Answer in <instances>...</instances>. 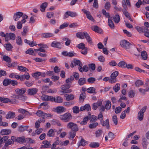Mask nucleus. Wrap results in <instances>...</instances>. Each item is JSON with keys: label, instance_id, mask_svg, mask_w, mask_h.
Returning <instances> with one entry per match:
<instances>
[{"label": "nucleus", "instance_id": "1", "mask_svg": "<svg viewBox=\"0 0 149 149\" xmlns=\"http://www.w3.org/2000/svg\"><path fill=\"white\" fill-rule=\"evenodd\" d=\"M72 116L69 112H67L59 116L60 119L65 122H69L72 118Z\"/></svg>", "mask_w": 149, "mask_h": 149}, {"label": "nucleus", "instance_id": "2", "mask_svg": "<svg viewBox=\"0 0 149 149\" xmlns=\"http://www.w3.org/2000/svg\"><path fill=\"white\" fill-rule=\"evenodd\" d=\"M120 44L123 48L127 51L131 49L133 45L132 44L125 40L121 41Z\"/></svg>", "mask_w": 149, "mask_h": 149}, {"label": "nucleus", "instance_id": "3", "mask_svg": "<svg viewBox=\"0 0 149 149\" xmlns=\"http://www.w3.org/2000/svg\"><path fill=\"white\" fill-rule=\"evenodd\" d=\"M28 15L20 11L15 13L13 15L14 19H19L21 17L22 19H28Z\"/></svg>", "mask_w": 149, "mask_h": 149}, {"label": "nucleus", "instance_id": "4", "mask_svg": "<svg viewBox=\"0 0 149 149\" xmlns=\"http://www.w3.org/2000/svg\"><path fill=\"white\" fill-rule=\"evenodd\" d=\"M67 127L68 129H70L71 130L75 131H77L79 130V127L77 125L72 122H70L67 125Z\"/></svg>", "mask_w": 149, "mask_h": 149}, {"label": "nucleus", "instance_id": "5", "mask_svg": "<svg viewBox=\"0 0 149 149\" xmlns=\"http://www.w3.org/2000/svg\"><path fill=\"white\" fill-rule=\"evenodd\" d=\"M147 109V106H145L142 108L139 112L138 114V119L140 121L142 120L143 119L144 113Z\"/></svg>", "mask_w": 149, "mask_h": 149}, {"label": "nucleus", "instance_id": "6", "mask_svg": "<svg viewBox=\"0 0 149 149\" xmlns=\"http://www.w3.org/2000/svg\"><path fill=\"white\" fill-rule=\"evenodd\" d=\"M118 72L117 71H115L111 75V78L109 80V82L113 83L117 82L116 77L118 75Z\"/></svg>", "mask_w": 149, "mask_h": 149}, {"label": "nucleus", "instance_id": "7", "mask_svg": "<svg viewBox=\"0 0 149 149\" xmlns=\"http://www.w3.org/2000/svg\"><path fill=\"white\" fill-rule=\"evenodd\" d=\"M70 87V85L69 84L63 85L61 87V89L63 91V92L64 93H70L72 92V90L70 89L66 90Z\"/></svg>", "mask_w": 149, "mask_h": 149}, {"label": "nucleus", "instance_id": "8", "mask_svg": "<svg viewBox=\"0 0 149 149\" xmlns=\"http://www.w3.org/2000/svg\"><path fill=\"white\" fill-rule=\"evenodd\" d=\"M100 123L102 126H106L107 129H109L110 125L108 119H107L105 121L103 120V118H102L100 120Z\"/></svg>", "mask_w": 149, "mask_h": 149}, {"label": "nucleus", "instance_id": "9", "mask_svg": "<svg viewBox=\"0 0 149 149\" xmlns=\"http://www.w3.org/2000/svg\"><path fill=\"white\" fill-rule=\"evenodd\" d=\"M74 66L78 65L79 67L82 66V64L80 61L76 59H74L73 61L71 62L70 67L71 68H73L74 66Z\"/></svg>", "mask_w": 149, "mask_h": 149}, {"label": "nucleus", "instance_id": "10", "mask_svg": "<svg viewBox=\"0 0 149 149\" xmlns=\"http://www.w3.org/2000/svg\"><path fill=\"white\" fill-rule=\"evenodd\" d=\"M84 38H86L88 43L89 44L91 45H93V42L92 40L88 33L87 32H86V34H85Z\"/></svg>", "mask_w": 149, "mask_h": 149}, {"label": "nucleus", "instance_id": "11", "mask_svg": "<svg viewBox=\"0 0 149 149\" xmlns=\"http://www.w3.org/2000/svg\"><path fill=\"white\" fill-rule=\"evenodd\" d=\"M77 15L75 12H73L70 11H68L65 12L64 15L65 18H68V16H70L71 17H75L77 16Z\"/></svg>", "mask_w": 149, "mask_h": 149}, {"label": "nucleus", "instance_id": "12", "mask_svg": "<svg viewBox=\"0 0 149 149\" xmlns=\"http://www.w3.org/2000/svg\"><path fill=\"white\" fill-rule=\"evenodd\" d=\"M132 49L130 51V53L131 54H134L136 56H138L139 55V51L138 50V49L136 48L133 45L132 47Z\"/></svg>", "mask_w": 149, "mask_h": 149}, {"label": "nucleus", "instance_id": "13", "mask_svg": "<svg viewBox=\"0 0 149 149\" xmlns=\"http://www.w3.org/2000/svg\"><path fill=\"white\" fill-rule=\"evenodd\" d=\"M54 36L53 33H46L41 34L42 38H48L52 37Z\"/></svg>", "mask_w": 149, "mask_h": 149}, {"label": "nucleus", "instance_id": "14", "mask_svg": "<svg viewBox=\"0 0 149 149\" xmlns=\"http://www.w3.org/2000/svg\"><path fill=\"white\" fill-rule=\"evenodd\" d=\"M42 100L43 101H49L52 102L53 98V97L49 96L47 95H43L42 96Z\"/></svg>", "mask_w": 149, "mask_h": 149}, {"label": "nucleus", "instance_id": "15", "mask_svg": "<svg viewBox=\"0 0 149 149\" xmlns=\"http://www.w3.org/2000/svg\"><path fill=\"white\" fill-rule=\"evenodd\" d=\"M80 110L81 111L85 110L87 111H88L91 110V107L89 104H86L84 106L81 107Z\"/></svg>", "mask_w": 149, "mask_h": 149}, {"label": "nucleus", "instance_id": "16", "mask_svg": "<svg viewBox=\"0 0 149 149\" xmlns=\"http://www.w3.org/2000/svg\"><path fill=\"white\" fill-rule=\"evenodd\" d=\"M80 110L81 111L85 110L87 111H88L91 110V107L89 104H86L84 106L81 107Z\"/></svg>", "mask_w": 149, "mask_h": 149}, {"label": "nucleus", "instance_id": "17", "mask_svg": "<svg viewBox=\"0 0 149 149\" xmlns=\"http://www.w3.org/2000/svg\"><path fill=\"white\" fill-rule=\"evenodd\" d=\"M30 77V75L28 73H26L24 75H20V79L21 81H24L25 79L28 80Z\"/></svg>", "mask_w": 149, "mask_h": 149}, {"label": "nucleus", "instance_id": "18", "mask_svg": "<svg viewBox=\"0 0 149 149\" xmlns=\"http://www.w3.org/2000/svg\"><path fill=\"white\" fill-rule=\"evenodd\" d=\"M66 110L65 108L62 106L58 107L56 108V112L58 113H60L65 112Z\"/></svg>", "mask_w": 149, "mask_h": 149}, {"label": "nucleus", "instance_id": "19", "mask_svg": "<svg viewBox=\"0 0 149 149\" xmlns=\"http://www.w3.org/2000/svg\"><path fill=\"white\" fill-rule=\"evenodd\" d=\"M86 32H79L77 33L76 36L77 37L81 39H83L84 38V36Z\"/></svg>", "mask_w": 149, "mask_h": 149}, {"label": "nucleus", "instance_id": "20", "mask_svg": "<svg viewBox=\"0 0 149 149\" xmlns=\"http://www.w3.org/2000/svg\"><path fill=\"white\" fill-rule=\"evenodd\" d=\"M51 46L54 47L61 48V45L60 42L56 41H54L51 43Z\"/></svg>", "mask_w": 149, "mask_h": 149}, {"label": "nucleus", "instance_id": "21", "mask_svg": "<svg viewBox=\"0 0 149 149\" xmlns=\"http://www.w3.org/2000/svg\"><path fill=\"white\" fill-rule=\"evenodd\" d=\"M15 91L17 94L20 95H21L25 92L26 89L24 88H22L21 89L17 88L15 90Z\"/></svg>", "mask_w": 149, "mask_h": 149}, {"label": "nucleus", "instance_id": "22", "mask_svg": "<svg viewBox=\"0 0 149 149\" xmlns=\"http://www.w3.org/2000/svg\"><path fill=\"white\" fill-rule=\"evenodd\" d=\"M38 91V89L36 88H35L29 89L27 91L28 94L31 95L36 94Z\"/></svg>", "mask_w": 149, "mask_h": 149}, {"label": "nucleus", "instance_id": "23", "mask_svg": "<svg viewBox=\"0 0 149 149\" xmlns=\"http://www.w3.org/2000/svg\"><path fill=\"white\" fill-rule=\"evenodd\" d=\"M82 66H81L78 67V69L81 72H87L88 71L89 69L87 65H84L83 67H82Z\"/></svg>", "mask_w": 149, "mask_h": 149}, {"label": "nucleus", "instance_id": "24", "mask_svg": "<svg viewBox=\"0 0 149 149\" xmlns=\"http://www.w3.org/2000/svg\"><path fill=\"white\" fill-rule=\"evenodd\" d=\"M90 116L91 114H89L88 116L85 117L83 119V121L80 122V124L82 125H86L87 124V121L90 119Z\"/></svg>", "mask_w": 149, "mask_h": 149}, {"label": "nucleus", "instance_id": "25", "mask_svg": "<svg viewBox=\"0 0 149 149\" xmlns=\"http://www.w3.org/2000/svg\"><path fill=\"white\" fill-rule=\"evenodd\" d=\"M11 130L9 129L2 130L0 132L1 134L2 135H8L11 133Z\"/></svg>", "mask_w": 149, "mask_h": 149}, {"label": "nucleus", "instance_id": "26", "mask_svg": "<svg viewBox=\"0 0 149 149\" xmlns=\"http://www.w3.org/2000/svg\"><path fill=\"white\" fill-rule=\"evenodd\" d=\"M86 79L85 78H81L78 81V84L79 86H81L85 84Z\"/></svg>", "mask_w": 149, "mask_h": 149}, {"label": "nucleus", "instance_id": "27", "mask_svg": "<svg viewBox=\"0 0 149 149\" xmlns=\"http://www.w3.org/2000/svg\"><path fill=\"white\" fill-rule=\"evenodd\" d=\"M15 116V113L14 112L9 111L6 115V118L7 119L13 118Z\"/></svg>", "mask_w": 149, "mask_h": 149}, {"label": "nucleus", "instance_id": "28", "mask_svg": "<svg viewBox=\"0 0 149 149\" xmlns=\"http://www.w3.org/2000/svg\"><path fill=\"white\" fill-rule=\"evenodd\" d=\"M53 100L52 102H54L56 103H60L63 102V98L60 96H58L55 98L54 97H53Z\"/></svg>", "mask_w": 149, "mask_h": 149}, {"label": "nucleus", "instance_id": "29", "mask_svg": "<svg viewBox=\"0 0 149 149\" xmlns=\"http://www.w3.org/2000/svg\"><path fill=\"white\" fill-rule=\"evenodd\" d=\"M77 131H70L69 132V135L70 137H69V139L72 140L75 137L76 135V132Z\"/></svg>", "mask_w": 149, "mask_h": 149}, {"label": "nucleus", "instance_id": "30", "mask_svg": "<svg viewBox=\"0 0 149 149\" xmlns=\"http://www.w3.org/2000/svg\"><path fill=\"white\" fill-rule=\"evenodd\" d=\"M50 142L48 141H45L42 142V143L44 144V145H42L41 147V148H48L49 147V146L50 145Z\"/></svg>", "mask_w": 149, "mask_h": 149}, {"label": "nucleus", "instance_id": "31", "mask_svg": "<svg viewBox=\"0 0 149 149\" xmlns=\"http://www.w3.org/2000/svg\"><path fill=\"white\" fill-rule=\"evenodd\" d=\"M48 3L45 2L42 3L40 6V10L42 12L45 11L46 8L47 7Z\"/></svg>", "mask_w": 149, "mask_h": 149}, {"label": "nucleus", "instance_id": "32", "mask_svg": "<svg viewBox=\"0 0 149 149\" xmlns=\"http://www.w3.org/2000/svg\"><path fill=\"white\" fill-rule=\"evenodd\" d=\"M0 101L2 103H7L11 102V100L7 98H4L0 97Z\"/></svg>", "mask_w": 149, "mask_h": 149}, {"label": "nucleus", "instance_id": "33", "mask_svg": "<svg viewBox=\"0 0 149 149\" xmlns=\"http://www.w3.org/2000/svg\"><path fill=\"white\" fill-rule=\"evenodd\" d=\"M112 19H108V25L112 29H114L115 28L114 24Z\"/></svg>", "mask_w": 149, "mask_h": 149}, {"label": "nucleus", "instance_id": "34", "mask_svg": "<svg viewBox=\"0 0 149 149\" xmlns=\"http://www.w3.org/2000/svg\"><path fill=\"white\" fill-rule=\"evenodd\" d=\"M141 56L143 60H146L148 58V55L147 52L145 51H142L141 53Z\"/></svg>", "mask_w": 149, "mask_h": 149}, {"label": "nucleus", "instance_id": "35", "mask_svg": "<svg viewBox=\"0 0 149 149\" xmlns=\"http://www.w3.org/2000/svg\"><path fill=\"white\" fill-rule=\"evenodd\" d=\"M86 91L87 92L89 93L96 94V93L95 88L93 87H91L88 88Z\"/></svg>", "mask_w": 149, "mask_h": 149}, {"label": "nucleus", "instance_id": "36", "mask_svg": "<svg viewBox=\"0 0 149 149\" xmlns=\"http://www.w3.org/2000/svg\"><path fill=\"white\" fill-rule=\"evenodd\" d=\"M111 106V102L109 100L107 101L105 105V108L106 110L108 111L109 110Z\"/></svg>", "mask_w": 149, "mask_h": 149}, {"label": "nucleus", "instance_id": "37", "mask_svg": "<svg viewBox=\"0 0 149 149\" xmlns=\"http://www.w3.org/2000/svg\"><path fill=\"white\" fill-rule=\"evenodd\" d=\"M91 148H96L100 146V144L98 142H92L89 145Z\"/></svg>", "mask_w": 149, "mask_h": 149}, {"label": "nucleus", "instance_id": "38", "mask_svg": "<svg viewBox=\"0 0 149 149\" xmlns=\"http://www.w3.org/2000/svg\"><path fill=\"white\" fill-rule=\"evenodd\" d=\"M28 126H19L18 129V131L20 132H23L25 130H27V129L28 128Z\"/></svg>", "mask_w": 149, "mask_h": 149}, {"label": "nucleus", "instance_id": "39", "mask_svg": "<svg viewBox=\"0 0 149 149\" xmlns=\"http://www.w3.org/2000/svg\"><path fill=\"white\" fill-rule=\"evenodd\" d=\"M3 60L8 63H10L11 60L10 57L8 56L4 55L3 57Z\"/></svg>", "mask_w": 149, "mask_h": 149}, {"label": "nucleus", "instance_id": "40", "mask_svg": "<svg viewBox=\"0 0 149 149\" xmlns=\"http://www.w3.org/2000/svg\"><path fill=\"white\" fill-rule=\"evenodd\" d=\"M25 139L24 136L17 137V138L16 142L20 143H23L25 142Z\"/></svg>", "mask_w": 149, "mask_h": 149}, {"label": "nucleus", "instance_id": "41", "mask_svg": "<svg viewBox=\"0 0 149 149\" xmlns=\"http://www.w3.org/2000/svg\"><path fill=\"white\" fill-rule=\"evenodd\" d=\"M92 29L94 31L98 33H100L101 32V29L97 26H95L93 27Z\"/></svg>", "mask_w": 149, "mask_h": 149}, {"label": "nucleus", "instance_id": "42", "mask_svg": "<svg viewBox=\"0 0 149 149\" xmlns=\"http://www.w3.org/2000/svg\"><path fill=\"white\" fill-rule=\"evenodd\" d=\"M74 113L77 114L79 113L80 110L79 109V107L77 106L74 107L72 109Z\"/></svg>", "mask_w": 149, "mask_h": 149}, {"label": "nucleus", "instance_id": "43", "mask_svg": "<svg viewBox=\"0 0 149 149\" xmlns=\"http://www.w3.org/2000/svg\"><path fill=\"white\" fill-rule=\"evenodd\" d=\"M27 54H28L33 56H35V54L34 53L33 50L31 48H29L28 49L26 52Z\"/></svg>", "mask_w": 149, "mask_h": 149}, {"label": "nucleus", "instance_id": "44", "mask_svg": "<svg viewBox=\"0 0 149 149\" xmlns=\"http://www.w3.org/2000/svg\"><path fill=\"white\" fill-rule=\"evenodd\" d=\"M113 89L116 93L120 89V84L117 83L115 86L113 87Z\"/></svg>", "mask_w": 149, "mask_h": 149}, {"label": "nucleus", "instance_id": "45", "mask_svg": "<svg viewBox=\"0 0 149 149\" xmlns=\"http://www.w3.org/2000/svg\"><path fill=\"white\" fill-rule=\"evenodd\" d=\"M98 124L97 122H95L90 124L89 125V127L91 129L95 128L98 125Z\"/></svg>", "mask_w": 149, "mask_h": 149}, {"label": "nucleus", "instance_id": "46", "mask_svg": "<svg viewBox=\"0 0 149 149\" xmlns=\"http://www.w3.org/2000/svg\"><path fill=\"white\" fill-rule=\"evenodd\" d=\"M8 136H3L2 138H1V141H0V144H1L4 143L6 140L8 139Z\"/></svg>", "mask_w": 149, "mask_h": 149}, {"label": "nucleus", "instance_id": "47", "mask_svg": "<svg viewBox=\"0 0 149 149\" xmlns=\"http://www.w3.org/2000/svg\"><path fill=\"white\" fill-rule=\"evenodd\" d=\"M25 142L27 143H34V141L30 138L25 139Z\"/></svg>", "mask_w": 149, "mask_h": 149}, {"label": "nucleus", "instance_id": "48", "mask_svg": "<svg viewBox=\"0 0 149 149\" xmlns=\"http://www.w3.org/2000/svg\"><path fill=\"white\" fill-rule=\"evenodd\" d=\"M36 114L38 117H42L44 116V113L42 111L38 110L37 111Z\"/></svg>", "mask_w": 149, "mask_h": 149}, {"label": "nucleus", "instance_id": "49", "mask_svg": "<svg viewBox=\"0 0 149 149\" xmlns=\"http://www.w3.org/2000/svg\"><path fill=\"white\" fill-rule=\"evenodd\" d=\"M17 69L19 70L21 72H24L26 70H28V69L26 67L22 66H20L19 65L18 66H17Z\"/></svg>", "mask_w": 149, "mask_h": 149}, {"label": "nucleus", "instance_id": "50", "mask_svg": "<svg viewBox=\"0 0 149 149\" xmlns=\"http://www.w3.org/2000/svg\"><path fill=\"white\" fill-rule=\"evenodd\" d=\"M143 82L140 80H137L135 83V85L136 87H139L143 85Z\"/></svg>", "mask_w": 149, "mask_h": 149}, {"label": "nucleus", "instance_id": "51", "mask_svg": "<svg viewBox=\"0 0 149 149\" xmlns=\"http://www.w3.org/2000/svg\"><path fill=\"white\" fill-rule=\"evenodd\" d=\"M135 92L133 90H131L128 92V96L130 97H133L134 96Z\"/></svg>", "mask_w": 149, "mask_h": 149}, {"label": "nucleus", "instance_id": "52", "mask_svg": "<svg viewBox=\"0 0 149 149\" xmlns=\"http://www.w3.org/2000/svg\"><path fill=\"white\" fill-rule=\"evenodd\" d=\"M66 100L67 101H70L73 100L74 99V96L72 94L68 95L65 96Z\"/></svg>", "mask_w": 149, "mask_h": 149}, {"label": "nucleus", "instance_id": "53", "mask_svg": "<svg viewBox=\"0 0 149 149\" xmlns=\"http://www.w3.org/2000/svg\"><path fill=\"white\" fill-rule=\"evenodd\" d=\"M90 118H91V120L90 122H95L97 120V117L95 115H93L90 116Z\"/></svg>", "mask_w": 149, "mask_h": 149}, {"label": "nucleus", "instance_id": "54", "mask_svg": "<svg viewBox=\"0 0 149 149\" xmlns=\"http://www.w3.org/2000/svg\"><path fill=\"white\" fill-rule=\"evenodd\" d=\"M17 43L19 45H22V40L21 37L20 36H18L16 39Z\"/></svg>", "mask_w": 149, "mask_h": 149}, {"label": "nucleus", "instance_id": "55", "mask_svg": "<svg viewBox=\"0 0 149 149\" xmlns=\"http://www.w3.org/2000/svg\"><path fill=\"white\" fill-rule=\"evenodd\" d=\"M77 47L79 49H83L85 48H86V47H85V44L83 43H81L77 45Z\"/></svg>", "mask_w": 149, "mask_h": 149}, {"label": "nucleus", "instance_id": "56", "mask_svg": "<svg viewBox=\"0 0 149 149\" xmlns=\"http://www.w3.org/2000/svg\"><path fill=\"white\" fill-rule=\"evenodd\" d=\"M95 78L93 77H90L87 79V82L90 84H93L96 81Z\"/></svg>", "mask_w": 149, "mask_h": 149}, {"label": "nucleus", "instance_id": "57", "mask_svg": "<svg viewBox=\"0 0 149 149\" xmlns=\"http://www.w3.org/2000/svg\"><path fill=\"white\" fill-rule=\"evenodd\" d=\"M47 135L49 137L53 136L54 135V132L52 129H50L48 132Z\"/></svg>", "mask_w": 149, "mask_h": 149}, {"label": "nucleus", "instance_id": "58", "mask_svg": "<svg viewBox=\"0 0 149 149\" xmlns=\"http://www.w3.org/2000/svg\"><path fill=\"white\" fill-rule=\"evenodd\" d=\"M126 63L124 61L120 62L118 64V65L120 67L125 68Z\"/></svg>", "mask_w": 149, "mask_h": 149}, {"label": "nucleus", "instance_id": "59", "mask_svg": "<svg viewBox=\"0 0 149 149\" xmlns=\"http://www.w3.org/2000/svg\"><path fill=\"white\" fill-rule=\"evenodd\" d=\"M102 133V131L101 130H98L96 131L95 132L96 137H98L100 136Z\"/></svg>", "mask_w": 149, "mask_h": 149}, {"label": "nucleus", "instance_id": "60", "mask_svg": "<svg viewBox=\"0 0 149 149\" xmlns=\"http://www.w3.org/2000/svg\"><path fill=\"white\" fill-rule=\"evenodd\" d=\"M5 47H6V49L8 51H10L13 48L12 46L10 43L5 45Z\"/></svg>", "mask_w": 149, "mask_h": 149}, {"label": "nucleus", "instance_id": "61", "mask_svg": "<svg viewBox=\"0 0 149 149\" xmlns=\"http://www.w3.org/2000/svg\"><path fill=\"white\" fill-rule=\"evenodd\" d=\"M86 97V94L85 92H82L79 96V100H82L83 101Z\"/></svg>", "mask_w": 149, "mask_h": 149}, {"label": "nucleus", "instance_id": "62", "mask_svg": "<svg viewBox=\"0 0 149 149\" xmlns=\"http://www.w3.org/2000/svg\"><path fill=\"white\" fill-rule=\"evenodd\" d=\"M89 68L91 70H94L95 69V65L94 63H91L89 64L88 65Z\"/></svg>", "mask_w": 149, "mask_h": 149}, {"label": "nucleus", "instance_id": "63", "mask_svg": "<svg viewBox=\"0 0 149 149\" xmlns=\"http://www.w3.org/2000/svg\"><path fill=\"white\" fill-rule=\"evenodd\" d=\"M111 7V4L109 2L107 1V2L105 5L104 8H105L107 10H108Z\"/></svg>", "mask_w": 149, "mask_h": 149}, {"label": "nucleus", "instance_id": "64", "mask_svg": "<svg viewBox=\"0 0 149 149\" xmlns=\"http://www.w3.org/2000/svg\"><path fill=\"white\" fill-rule=\"evenodd\" d=\"M112 120L116 125H117L118 120L116 115H115L113 116Z\"/></svg>", "mask_w": 149, "mask_h": 149}]
</instances>
